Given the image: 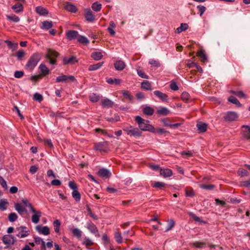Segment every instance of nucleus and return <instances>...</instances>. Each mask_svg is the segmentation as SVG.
<instances>
[{
  "label": "nucleus",
  "instance_id": "obj_9",
  "mask_svg": "<svg viewBox=\"0 0 250 250\" xmlns=\"http://www.w3.org/2000/svg\"><path fill=\"white\" fill-rule=\"evenodd\" d=\"M95 149L100 151L101 152H106L107 150V143L106 142H103L96 144L95 145Z\"/></svg>",
  "mask_w": 250,
  "mask_h": 250
},
{
  "label": "nucleus",
  "instance_id": "obj_48",
  "mask_svg": "<svg viewBox=\"0 0 250 250\" xmlns=\"http://www.w3.org/2000/svg\"><path fill=\"white\" fill-rule=\"evenodd\" d=\"M63 63L67 64L69 63H73L76 61V58L74 57H71L70 58H64L63 60Z\"/></svg>",
  "mask_w": 250,
  "mask_h": 250
},
{
  "label": "nucleus",
  "instance_id": "obj_46",
  "mask_svg": "<svg viewBox=\"0 0 250 250\" xmlns=\"http://www.w3.org/2000/svg\"><path fill=\"white\" fill-rule=\"evenodd\" d=\"M18 219L17 215L14 212L11 213L8 215V220L10 222H14Z\"/></svg>",
  "mask_w": 250,
  "mask_h": 250
},
{
  "label": "nucleus",
  "instance_id": "obj_1",
  "mask_svg": "<svg viewBox=\"0 0 250 250\" xmlns=\"http://www.w3.org/2000/svg\"><path fill=\"white\" fill-rule=\"evenodd\" d=\"M135 121L137 123L139 128L144 131L154 132L155 128L149 124V122L143 119L139 116L135 117Z\"/></svg>",
  "mask_w": 250,
  "mask_h": 250
},
{
  "label": "nucleus",
  "instance_id": "obj_20",
  "mask_svg": "<svg viewBox=\"0 0 250 250\" xmlns=\"http://www.w3.org/2000/svg\"><path fill=\"white\" fill-rule=\"evenodd\" d=\"M242 132L244 137L247 139H250V126L248 125H243L242 126Z\"/></svg>",
  "mask_w": 250,
  "mask_h": 250
},
{
  "label": "nucleus",
  "instance_id": "obj_61",
  "mask_svg": "<svg viewBox=\"0 0 250 250\" xmlns=\"http://www.w3.org/2000/svg\"><path fill=\"white\" fill-rule=\"evenodd\" d=\"M24 55L25 52L22 50H20L17 52L16 56L19 60H20L24 56Z\"/></svg>",
  "mask_w": 250,
  "mask_h": 250
},
{
  "label": "nucleus",
  "instance_id": "obj_39",
  "mask_svg": "<svg viewBox=\"0 0 250 250\" xmlns=\"http://www.w3.org/2000/svg\"><path fill=\"white\" fill-rule=\"evenodd\" d=\"M91 57L96 61H98L102 59L103 55L101 52H94L92 53Z\"/></svg>",
  "mask_w": 250,
  "mask_h": 250
},
{
  "label": "nucleus",
  "instance_id": "obj_64",
  "mask_svg": "<svg viewBox=\"0 0 250 250\" xmlns=\"http://www.w3.org/2000/svg\"><path fill=\"white\" fill-rule=\"evenodd\" d=\"M197 8L198 9L200 12V16H202L206 10V7L202 5H198L197 6Z\"/></svg>",
  "mask_w": 250,
  "mask_h": 250
},
{
  "label": "nucleus",
  "instance_id": "obj_53",
  "mask_svg": "<svg viewBox=\"0 0 250 250\" xmlns=\"http://www.w3.org/2000/svg\"><path fill=\"white\" fill-rule=\"evenodd\" d=\"M123 95L125 98L131 101L133 99V96H132L130 92L128 91H124L123 92Z\"/></svg>",
  "mask_w": 250,
  "mask_h": 250
},
{
  "label": "nucleus",
  "instance_id": "obj_63",
  "mask_svg": "<svg viewBox=\"0 0 250 250\" xmlns=\"http://www.w3.org/2000/svg\"><path fill=\"white\" fill-rule=\"evenodd\" d=\"M149 63L151 64V65H153L156 67H159L160 66V62L157 61H156L154 59H150L149 61Z\"/></svg>",
  "mask_w": 250,
  "mask_h": 250
},
{
  "label": "nucleus",
  "instance_id": "obj_38",
  "mask_svg": "<svg viewBox=\"0 0 250 250\" xmlns=\"http://www.w3.org/2000/svg\"><path fill=\"white\" fill-rule=\"evenodd\" d=\"M144 114L147 115H152L154 113V109L150 106H146L143 109Z\"/></svg>",
  "mask_w": 250,
  "mask_h": 250
},
{
  "label": "nucleus",
  "instance_id": "obj_52",
  "mask_svg": "<svg viewBox=\"0 0 250 250\" xmlns=\"http://www.w3.org/2000/svg\"><path fill=\"white\" fill-rule=\"evenodd\" d=\"M21 201L24 206L25 207H28L30 208V210H32V208H34V207L32 206V204L30 203L27 200L22 199Z\"/></svg>",
  "mask_w": 250,
  "mask_h": 250
},
{
  "label": "nucleus",
  "instance_id": "obj_21",
  "mask_svg": "<svg viewBox=\"0 0 250 250\" xmlns=\"http://www.w3.org/2000/svg\"><path fill=\"white\" fill-rule=\"evenodd\" d=\"M64 8L67 11L73 13H75L77 11V8H76V7L69 2H67L65 3L64 5Z\"/></svg>",
  "mask_w": 250,
  "mask_h": 250
},
{
  "label": "nucleus",
  "instance_id": "obj_11",
  "mask_svg": "<svg viewBox=\"0 0 250 250\" xmlns=\"http://www.w3.org/2000/svg\"><path fill=\"white\" fill-rule=\"evenodd\" d=\"M87 229L92 233L94 234L96 236L99 237L100 235L98 233V230L96 226L91 222H89L87 224Z\"/></svg>",
  "mask_w": 250,
  "mask_h": 250
},
{
  "label": "nucleus",
  "instance_id": "obj_59",
  "mask_svg": "<svg viewBox=\"0 0 250 250\" xmlns=\"http://www.w3.org/2000/svg\"><path fill=\"white\" fill-rule=\"evenodd\" d=\"M93 243L92 241L89 238L85 237L83 242V244L85 245L86 246H89L92 245Z\"/></svg>",
  "mask_w": 250,
  "mask_h": 250
},
{
  "label": "nucleus",
  "instance_id": "obj_44",
  "mask_svg": "<svg viewBox=\"0 0 250 250\" xmlns=\"http://www.w3.org/2000/svg\"><path fill=\"white\" fill-rule=\"evenodd\" d=\"M175 222L173 219H170L167 222V225L166 231H167L171 230L175 226Z\"/></svg>",
  "mask_w": 250,
  "mask_h": 250
},
{
  "label": "nucleus",
  "instance_id": "obj_27",
  "mask_svg": "<svg viewBox=\"0 0 250 250\" xmlns=\"http://www.w3.org/2000/svg\"><path fill=\"white\" fill-rule=\"evenodd\" d=\"M35 244L40 245L42 249H45V243L42 239L40 237L35 238Z\"/></svg>",
  "mask_w": 250,
  "mask_h": 250
},
{
  "label": "nucleus",
  "instance_id": "obj_31",
  "mask_svg": "<svg viewBox=\"0 0 250 250\" xmlns=\"http://www.w3.org/2000/svg\"><path fill=\"white\" fill-rule=\"evenodd\" d=\"M169 112V110L165 107H163L157 110V113L159 115L163 116L167 115Z\"/></svg>",
  "mask_w": 250,
  "mask_h": 250
},
{
  "label": "nucleus",
  "instance_id": "obj_14",
  "mask_svg": "<svg viewBox=\"0 0 250 250\" xmlns=\"http://www.w3.org/2000/svg\"><path fill=\"white\" fill-rule=\"evenodd\" d=\"M154 94L159 99L164 102H167L168 96L166 94L161 92L160 91L156 90L153 92Z\"/></svg>",
  "mask_w": 250,
  "mask_h": 250
},
{
  "label": "nucleus",
  "instance_id": "obj_34",
  "mask_svg": "<svg viewBox=\"0 0 250 250\" xmlns=\"http://www.w3.org/2000/svg\"><path fill=\"white\" fill-rule=\"evenodd\" d=\"M72 233L74 236L78 238L81 237L82 235V231L78 228H75L72 230Z\"/></svg>",
  "mask_w": 250,
  "mask_h": 250
},
{
  "label": "nucleus",
  "instance_id": "obj_22",
  "mask_svg": "<svg viewBox=\"0 0 250 250\" xmlns=\"http://www.w3.org/2000/svg\"><path fill=\"white\" fill-rule=\"evenodd\" d=\"M114 66L116 70L121 71L125 68V64L123 61L119 60L114 63Z\"/></svg>",
  "mask_w": 250,
  "mask_h": 250
},
{
  "label": "nucleus",
  "instance_id": "obj_28",
  "mask_svg": "<svg viewBox=\"0 0 250 250\" xmlns=\"http://www.w3.org/2000/svg\"><path fill=\"white\" fill-rule=\"evenodd\" d=\"M188 28V25L187 23H181L179 27L177 28L175 30L176 33H180L182 31H186Z\"/></svg>",
  "mask_w": 250,
  "mask_h": 250
},
{
  "label": "nucleus",
  "instance_id": "obj_36",
  "mask_svg": "<svg viewBox=\"0 0 250 250\" xmlns=\"http://www.w3.org/2000/svg\"><path fill=\"white\" fill-rule=\"evenodd\" d=\"M207 125L205 123H198L197 124V127L200 132H204L207 130Z\"/></svg>",
  "mask_w": 250,
  "mask_h": 250
},
{
  "label": "nucleus",
  "instance_id": "obj_60",
  "mask_svg": "<svg viewBox=\"0 0 250 250\" xmlns=\"http://www.w3.org/2000/svg\"><path fill=\"white\" fill-rule=\"evenodd\" d=\"M170 88L171 89L174 91H177L179 89V87L176 83L174 82H171L170 84Z\"/></svg>",
  "mask_w": 250,
  "mask_h": 250
},
{
  "label": "nucleus",
  "instance_id": "obj_18",
  "mask_svg": "<svg viewBox=\"0 0 250 250\" xmlns=\"http://www.w3.org/2000/svg\"><path fill=\"white\" fill-rule=\"evenodd\" d=\"M160 175L165 178L169 177L172 175V171L168 168H161L160 170Z\"/></svg>",
  "mask_w": 250,
  "mask_h": 250
},
{
  "label": "nucleus",
  "instance_id": "obj_23",
  "mask_svg": "<svg viewBox=\"0 0 250 250\" xmlns=\"http://www.w3.org/2000/svg\"><path fill=\"white\" fill-rule=\"evenodd\" d=\"M9 205V203L7 199H0V210L1 211L5 210Z\"/></svg>",
  "mask_w": 250,
  "mask_h": 250
},
{
  "label": "nucleus",
  "instance_id": "obj_17",
  "mask_svg": "<svg viewBox=\"0 0 250 250\" xmlns=\"http://www.w3.org/2000/svg\"><path fill=\"white\" fill-rule=\"evenodd\" d=\"M39 69L41 72V76H44L48 75L50 72V70L48 67L44 64L41 63L39 67Z\"/></svg>",
  "mask_w": 250,
  "mask_h": 250
},
{
  "label": "nucleus",
  "instance_id": "obj_24",
  "mask_svg": "<svg viewBox=\"0 0 250 250\" xmlns=\"http://www.w3.org/2000/svg\"><path fill=\"white\" fill-rule=\"evenodd\" d=\"M36 11L41 16H45L48 14V11L45 8L42 6H38L36 8Z\"/></svg>",
  "mask_w": 250,
  "mask_h": 250
},
{
  "label": "nucleus",
  "instance_id": "obj_16",
  "mask_svg": "<svg viewBox=\"0 0 250 250\" xmlns=\"http://www.w3.org/2000/svg\"><path fill=\"white\" fill-rule=\"evenodd\" d=\"M84 16L86 20L88 21H93L94 20V16L90 9L84 10Z\"/></svg>",
  "mask_w": 250,
  "mask_h": 250
},
{
  "label": "nucleus",
  "instance_id": "obj_29",
  "mask_svg": "<svg viewBox=\"0 0 250 250\" xmlns=\"http://www.w3.org/2000/svg\"><path fill=\"white\" fill-rule=\"evenodd\" d=\"M78 41L83 44H88L89 43V41L85 36L79 35L78 38Z\"/></svg>",
  "mask_w": 250,
  "mask_h": 250
},
{
  "label": "nucleus",
  "instance_id": "obj_49",
  "mask_svg": "<svg viewBox=\"0 0 250 250\" xmlns=\"http://www.w3.org/2000/svg\"><path fill=\"white\" fill-rule=\"evenodd\" d=\"M72 196L76 201H79L81 199V195L79 192L77 190H73L72 193Z\"/></svg>",
  "mask_w": 250,
  "mask_h": 250
},
{
  "label": "nucleus",
  "instance_id": "obj_15",
  "mask_svg": "<svg viewBox=\"0 0 250 250\" xmlns=\"http://www.w3.org/2000/svg\"><path fill=\"white\" fill-rule=\"evenodd\" d=\"M102 105L104 108L112 107L114 104V102L107 98H104L101 101Z\"/></svg>",
  "mask_w": 250,
  "mask_h": 250
},
{
  "label": "nucleus",
  "instance_id": "obj_57",
  "mask_svg": "<svg viewBox=\"0 0 250 250\" xmlns=\"http://www.w3.org/2000/svg\"><path fill=\"white\" fill-rule=\"evenodd\" d=\"M186 195L187 197H192L194 196V192L192 189H186Z\"/></svg>",
  "mask_w": 250,
  "mask_h": 250
},
{
  "label": "nucleus",
  "instance_id": "obj_12",
  "mask_svg": "<svg viewBox=\"0 0 250 250\" xmlns=\"http://www.w3.org/2000/svg\"><path fill=\"white\" fill-rule=\"evenodd\" d=\"M79 36L78 32L75 30H68L66 33V36L69 40L78 38Z\"/></svg>",
  "mask_w": 250,
  "mask_h": 250
},
{
  "label": "nucleus",
  "instance_id": "obj_62",
  "mask_svg": "<svg viewBox=\"0 0 250 250\" xmlns=\"http://www.w3.org/2000/svg\"><path fill=\"white\" fill-rule=\"evenodd\" d=\"M34 99L37 101L41 102L42 100V96L39 93H35L34 95Z\"/></svg>",
  "mask_w": 250,
  "mask_h": 250
},
{
  "label": "nucleus",
  "instance_id": "obj_51",
  "mask_svg": "<svg viewBox=\"0 0 250 250\" xmlns=\"http://www.w3.org/2000/svg\"><path fill=\"white\" fill-rule=\"evenodd\" d=\"M199 186L200 188L205 189L206 190H211L214 188V186L212 185H206L204 184H200Z\"/></svg>",
  "mask_w": 250,
  "mask_h": 250
},
{
  "label": "nucleus",
  "instance_id": "obj_33",
  "mask_svg": "<svg viewBox=\"0 0 250 250\" xmlns=\"http://www.w3.org/2000/svg\"><path fill=\"white\" fill-rule=\"evenodd\" d=\"M103 62H98L96 64L91 65L88 68L89 71H94L99 69L102 65Z\"/></svg>",
  "mask_w": 250,
  "mask_h": 250
},
{
  "label": "nucleus",
  "instance_id": "obj_32",
  "mask_svg": "<svg viewBox=\"0 0 250 250\" xmlns=\"http://www.w3.org/2000/svg\"><path fill=\"white\" fill-rule=\"evenodd\" d=\"M229 92L230 93H232L233 94L236 95L238 97L241 98L246 99L247 98L246 95L245 94L244 92L242 91H235L233 90H230Z\"/></svg>",
  "mask_w": 250,
  "mask_h": 250
},
{
  "label": "nucleus",
  "instance_id": "obj_43",
  "mask_svg": "<svg viewBox=\"0 0 250 250\" xmlns=\"http://www.w3.org/2000/svg\"><path fill=\"white\" fill-rule=\"evenodd\" d=\"M197 55L200 58L201 61L203 62H205L207 60V57L202 50L198 51Z\"/></svg>",
  "mask_w": 250,
  "mask_h": 250
},
{
  "label": "nucleus",
  "instance_id": "obj_45",
  "mask_svg": "<svg viewBox=\"0 0 250 250\" xmlns=\"http://www.w3.org/2000/svg\"><path fill=\"white\" fill-rule=\"evenodd\" d=\"M228 100L230 103L235 104L238 106H241V104L240 103V102L238 101V100L234 97L233 96H230L228 98Z\"/></svg>",
  "mask_w": 250,
  "mask_h": 250
},
{
  "label": "nucleus",
  "instance_id": "obj_54",
  "mask_svg": "<svg viewBox=\"0 0 250 250\" xmlns=\"http://www.w3.org/2000/svg\"><path fill=\"white\" fill-rule=\"evenodd\" d=\"M0 185L4 189H7L8 186L7 185V183L6 181L1 176H0Z\"/></svg>",
  "mask_w": 250,
  "mask_h": 250
},
{
  "label": "nucleus",
  "instance_id": "obj_25",
  "mask_svg": "<svg viewBox=\"0 0 250 250\" xmlns=\"http://www.w3.org/2000/svg\"><path fill=\"white\" fill-rule=\"evenodd\" d=\"M53 23L51 21H44L42 22L41 28L44 30H48L52 28Z\"/></svg>",
  "mask_w": 250,
  "mask_h": 250
},
{
  "label": "nucleus",
  "instance_id": "obj_58",
  "mask_svg": "<svg viewBox=\"0 0 250 250\" xmlns=\"http://www.w3.org/2000/svg\"><path fill=\"white\" fill-rule=\"evenodd\" d=\"M137 74L141 78L147 79L148 77L145 74V72L140 69H137Z\"/></svg>",
  "mask_w": 250,
  "mask_h": 250
},
{
  "label": "nucleus",
  "instance_id": "obj_30",
  "mask_svg": "<svg viewBox=\"0 0 250 250\" xmlns=\"http://www.w3.org/2000/svg\"><path fill=\"white\" fill-rule=\"evenodd\" d=\"M61 225L60 221L59 220H56L53 222V226L55 231L59 234L60 233V227Z\"/></svg>",
  "mask_w": 250,
  "mask_h": 250
},
{
  "label": "nucleus",
  "instance_id": "obj_55",
  "mask_svg": "<svg viewBox=\"0 0 250 250\" xmlns=\"http://www.w3.org/2000/svg\"><path fill=\"white\" fill-rule=\"evenodd\" d=\"M165 186L166 184L161 182H156L152 185L153 187L159 188H161Z\"/></svg>",
  "mask_w": 250,
  "mask_h": 250
},
{
  "label": "nucleus",
  "instance_id": "obj_4",
  "mask_svg": "<svg viewBox=\"0 0 250 250\" xmlns=\"http://www.w3.org/2000/svg\"><path fill=\"white\" fill-rule=\"evenodd\" d=\"M15 232H17V236L21 238L27 237L30 234L29 229L24 226H21L16 228L15 229Z\"/></svg>",
  "mask_w": 250,
  "mask_h": 250
},
{
  "label": "nucleus",
  "instance_id": "obj_10",
  "mask_svg": "<svg viewBox=\"0 0 250 250\" xmlns=\"http://www.w3.org/2000/svg\"><path fill=\"white\" fill-rule=\"evenodd\" d=\"M238 118L237 114L233 111L228 112L225 116V119L227 121H234Z\"/></svg>",
  "mask_w": 250,
  "mask_h": 250
},
{
  "label": "nucleus",
  "instance_id": "obj_2",
  "mask_svg": "<svg viewBox=\"0 0 250 250\" xmlns=\"http://www.w3.org/2000/svg\"><path fill=\"white\" fill-rule=\"evenodd\" d=\"M41 58L42 55L41 54L39 53L33 54L28 61L25 65L26 68L30 70H33L41 60Z\"/></svg>",
  "mask_w": 250,
  "mask_h": 250
},
{
  "label": "nucleus",
  "instance_id": "obj_41",
  "mask_svg": "<svg viewBox=\"0 0 250 250\" xmlns=\"http://www.w3.org/2000/svg\"><path fill=\"white\" fill-rule=\"evenodd\" d=\"M101 8L102 4L99 3L98 2H95L92 5V9L96 12L100 11Z\"/></svg>",
  "mask_w": 250,
  "mask_h": 250
},
{
  "label": "nucleus",
  "instance_id": "obj_47",
  "mask_svg": "<svg viewBox=\"0 0 250 250\" xmlns=\"http://www.w3.org/2000/svg\"><path fill=\"white\" fill-rule=\"evenodd\" d=\"M238 174L241 177L247 176L249 175V172L244 168H240L238 170Z\"/></svg>",
  "mask_w": 250,
  "mask_h": 250
},
{
  "label": "nucleus",
  "instance_id": "obj_26",
  "mask_svg": "<svg viewBox=\"0 0 250 250\" xmlns=\"http://www.w3.org/2000/svg\"><path fill=\"white\" fill-rule=\"evenodd\" d=\"M14 207L15 210L21 215L25 211V208L20 203H15Z\"/></svg>",
  "mask_w": 250,
  "mask_h": 250
},
{
  "label": "nucleus",
  "instance_id": "obj_13",
  "mask_svg": "<svg viewBox=\"0 0 250 250\" xmlns=\"http://www.w3.org/2000/svg\"><path fill=\"white\" fill-rule=\"evenodd\" d=\"M98 174L100 177L104 178H108L111 175V173L110 171L105 168L100 169L99 170Z\"/></svg>",
  "mask_w": 250,
  "mask_h": 250
},
{
  "label": "nucleus",
  "instance_id": "obj_42",
  "mask_svg": "<svg viewBox=\"0 0 250 250\" xmlns=\"http://www.w3.org/2000/svg\"><path fill=\"white\" fill-rule=\"evenodd\" d=\"M89 99L92 102H97L100 100V96L99 95L93 93L90 94Z\"/></svg>",
  "mask_w": 250,
  "mask_h": 250
},
{
  "label": "nucleus",
  "instance_id": "obj_6",
  "mask_svg": "<svg viewBox=\"0 0 250 250\" xmlns=\"http://www.w3.org/2000/svg\"><path fill=\"white\" fill-rule=\"evenodd\" d=\"M68 80L72 82H74L75 80V78L73 76H67L65 75H61L56 78V82L57 83H63L66 82Z\"/></svg>",
  "mask_w": 250,
  "mask_h": 250
},
{
  "label": "nucleus",
  "instance_id": "obj_5",
  "mask_svg": "<svg viewBox=\"0 0 250 250\" xmlns=\"http://www.w3.org/2000/svg\"><path fill=\"white\" fill-rule=\"evenodd\" d=\"M31 211L33 213L31 217L32 222L34 224H38L42 216V212L39 210H37L35 208H32Z\"/></svg>",
  "mask_w": 250,
  "mask_h": 250
},
{
  "label": "nucleus",
  "instance_id": "obj_35",
  "mask_svg": "<svg viewBox=\"0 0 250 250\" xmlns=\"http://www.w3.org/2000/svg\"><path fill=\"white\" fill-rule=\"evenodd\" d=\"M12 9L16 13H19L22 11L23 7L21 3H17L12 6Z\"/></svg>",
  "mask_w": 250,
  "mask_h": 250
},
{
  "label": "nucleus",
  "instance_id": "obj_56",
  "mask_svg": "<svg viewBox=\"0 0 250 250\" xmlns=\"http://www.w3.org/2000/svg\"><path fill=\"white\" fill-rule=\"evenodd\" d=\"M189 98V95L188 93L184 92L181 95V99L185 102H188Z\"/></svg>",
  "mask_w": 250,
  "mask_h": 250
},
{
  "label": "nucleus",
  "instance_id": "obj_3",
  "mask_svg": "<svg viewBox=\"0 0 250 250\" xmlns=\"http://www.w3.org/2000/svg\"><path fill=\"white\" fill-rule=\"evenodd\" d=\"M123 130L125 131L128 135L134 137H140L142 136V132L136 127L133 126H125L123 128Z\"/></svg>",
  "mask_w": 250,
  "mask_h": 250
},
{
  "label": "nucleus",
  "instance_id": "obj_8",
  "mask_svg": "<svg viewBox=\"0 0 250 250\" xmlns=\"http://www.w3.org/2000/svg\"><path fill=\"white\" fill-rule=\"evenodd\" d=\"M35 229L39 233L44 235H48L50 233V230L47 226H37Z\"/></svg>",
  "mask_w": 250,
  "mask_h": 250
},
{
  "label": "nucleus",
  "instance_id": "obj_40",
  "mask_svg": "<svg viewBox=\"0 0 250 250\" xmlns=\"http://www.w3.org/2000/svg\"><path fill=\"white\" fill-rule=\"evenodd\" d=\"M142 88L145 90H149L151 89V85L148 81H144L142 83Z\"/></svg>",
  "mask_w": 250,
  "mask_h": 250
},
{
  "label": "nucleus",
  "instance_id": "obj_37",
  "mask_svg": "<svg viewBox=\"0 0 250 250\" xmlns=\"http://www.w3.org/2000/svg\"><path fill=\"white\" fill-rule=\"evenodd\" d=\"M6 18L8 20L14 22H18L20 21V18L15 15H6Z\"/></svg>",
  "mask_w": 250,
  "mask_h": 250
},
{
  "label": "nucleus",
  "instance_id": "obj_7",
  "mask_svg": "<svg viewBox=\"0 0 250 250\" xmlns=\"http://www.w3.org/2000/svg\"><path fill=\"white\" fill-rule=\"evenodd\" d=\"M2 242L5 245H13L16 242L15 237L12 235H5L2 239Z\"/></svg>",
  "mask_w": 250,
  "mask_h": 250
},
{
  "label": "nucleus",
  "instance_id": "obj_19",
  "mask_svg": "<svg viewBox=\"0 0 250 250\" xmlns=\"http://www.w3.org/2000/svg\"><path fill=\"white\" fill-rule=\"evenodd\" d=\"M59 53L56 51L52 49H49L47 50L46 54L45 55V58L52 59L58 57Z\"/></svg>",
  "mask_w": 250,
  "mask_h": 250
},
{
  "label": "nucleus",
  "instance_id": "obj_50",
  "mask_svg": "<svg viewBox=\"0 0 250 250\" xmlns=\"http://www.w3.org/2000/svg\"><path fill=\"white\" fill-rule=\"evenodd\" d=\"M114 238L116 241L119 243L121 244L122 243V237L121 236V233L118 232H116L114 234Z\"/></svg>",
  "mask_w": 250,
  "mask_h": 250
}]
</instances>
